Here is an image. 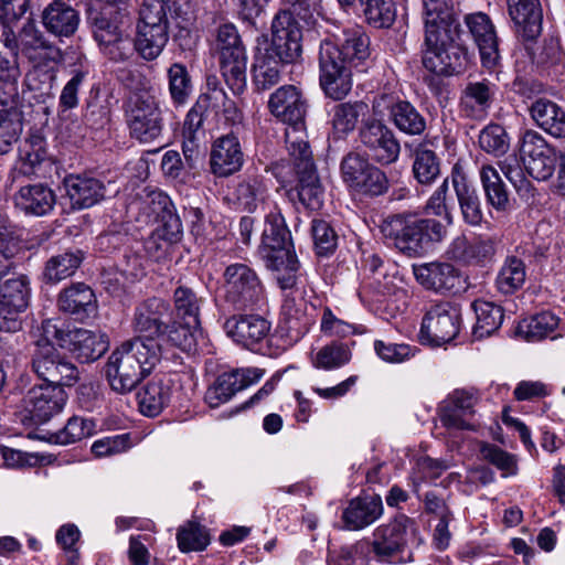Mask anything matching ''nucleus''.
<instances>
[{
    "instance_id": "1",
    "label": "nucleus",
    "mask_w": 565,
    "mask_h": 565,
    "mask_svg": "<svg viewBox=\"0 0 565 565\" xmlns=\"http://www.w3.org/2000/svg\"><path fill=\"white\" fill-rule=\"evenodd\" d=\"M161 360L159 343L134 337L124 341L108 356L105 376L113 391L130 393Z\"/></svg>"
},
{
    "instance_id": "2",
    "label": "nucleus",
    "mask_w": 565,
    "mask_h": 565,
    "mask_svg": "<svg viewBox=\"0 0 565 565\" xmlns=\"http://www.w3.org/2000/svg\"><path fill=\"white\" fill-rule=\"evenodd\" d=\"M381 232L402 253L418 256L430 242H440L446 236V226L435 218L396 214L383 221Z\"/></svg>"
},
{
    "instance_id": "3",
    "label": "nucleus",
    "mask_w": 565,
    "mask_h": 565,
    "mask_svg": "<svg viewBox=\"0 0 565 565\" xmlns=\"http://www.w3.org/2000/svg\"><path fill=\"white\" fill-rule=\"evenodd\" d=\"M456 30L425 33L424 66L437 74L451 76L466 71L469 64L467 50L455 43Z\"/></svg>"
},
{
    "instance_id": "4",
    "label": "nucleus",
    "mask_w": 565,
    "mask_h": 565,
    "mask_svg": "<svg viewBox=\"0 0 565 565\" xmlns=\"http://www.w3.org/2000/svg\"><path fill=\"white\" fill-rule=\"evenodd\" d=\"M43 335L54 339L81 363L98 360L109 348L108 337L98 330L84 328L62 329L53 320L42 323Z\"/></svg>"
},
{
    "instance_id": "5",
    "label": "nucleus",
    "mask_w": 565,
    "mask_h": 565,
    "mask_svg": "<svg viewBox=\"0 0 565 565\" xmlns=\"http://www.w3.org/2000/svg\"><path fill=\"white\" fill-rule=\"evenodd\" d=\"M290 140L300 148L296 151H289L297 175V183L287 191V195L291 202L298 201L305 209L318 211L324 202V189L317 174L309 145L301 140Z\"/></svg>"
},
{
    "instance_id": "6",
    "label": "nucleus",
    "mask_w": 565,
    "mask_h": 565,
    "mask_svg": "<svg viewBox=\"0 0 565 565\" xmlns=\"http://www.w3.org/2000/svg\"><path fill=\"white\" fill-rule=\"evenodd\" d=\"M216 43L222 75L230 89L239 95L246 88L247 54L236 26L232 23L220 25Z\"/></svg>"
},
{
    "instance_id": "7",
    "label": "nucleus",
    "mask_w": 565,
    "mask_h": 565,
    "mask_svg": "<svg viewBox=\"0 0 565 565\" xmlns=\"http://www.w3.org/2000/svg\"><path fill=\"white\" fill-rule=\"evenodd\" d=\"M268 107L275 117L288 125L285 131L288 151L299 150L300 147L291 142L290 139L307 142L305 132L306 103L301 93L294 85L281 86L270 95Z\"/></svg>"
},
{
    "instance_id": "8",
    "label": "nucleus",
    "mask_w": 565,
    "mask_h": 565,
    "mask_svg": "<svg viewBox=\"0 0 565 565\" xmlns=\"http://www.w3.org/2000/svg\"><path fill=\"white\" fill-rule=\"evenodd\" d=\"M225 300L235 310L254 309L264 301L265 289L256 271L246 264L235 263L224 271Z\"/></svg>"
},
{
    "instance_id": "9",
    "label": "nucleus",
    "mask_w": 565,
    "mask_h": 565,
    "mask_svg": "<svg viewBox=\"0 0 565 565\" xmlns=\"http://www.w3.org/2000/svg\"><path fill=\"white\" fill-rule=\"evenodd\" d=\"M126 120L131 137L140 142H153L161 137L162 114L157 99L149 93H136L129 97Z\"/></svg>"
},
{
    "instance_id": "10",
    "label": "nucleus",
    "mask_w": 565,
    "mask_h": 565,
    "mask_svg": "<svg viewBox=\"0 0 565 565\" xmlns=\"http://www.w3.org/2000/svg\"><path fill=\"white\" fill-rule=\"evenodd\" d=\"M51 340L44 337V340L38 341L32 356V369L46 385L71 387L78 382L79 371L75 364L60 354Z\"/></svg>"
},
{
    "instance_id": "11",
    "label": "nucleus",
    "mask_w": 565,
    "mask_h": 565,
    "mask_svg": "<svg viewBox=\"0 0 565 565\" xmlns=\"http://www.w3.org/2000/svg\"><path fill=\"white\" fill-rule=\"evenodd\" d=\"M420 542L415 522L406 515H399L375 529L372 547L381 561L394 562L393 557L404 547L419 545Z\"/></svg>"
},
{
    "instance_id": "12",
    "label": "nucleus",
    "mask_w": 565,
    "mask_h": 565,
    "mask_svg": "<svg viewBox=\"0 0 565 565\" xmlns=\"http://www.w3.org/2000/svg\"><path fill=\"white\" fill-rule=\"evenodd\" d=\"M339 47L329 39L321 41L319 51L320 84L327 96L340 100L352 88V66L337 60Z\"/></svg>"
},
{
    "instance_id": "13",
    "label": "nucleus",
    "mask_w": 565,
    "mask_h": 565,
    "mask_svg": "<svg viewBox=\"0 0 565 565\" xmlns=\"http://www.w3.org/2000/svg\"><path fill=\"white\" fill-rule=\"evenodd\" d=\"M460 312L450 302L433 303L427 309L420 327V340L434 347L452 341L459 332Z\"/></svg>"
},
{
    "instance_id": "14",
    "label": "nucleus",
    "mask_w": 565,
    "mask_h": 565,
    "mask_svg": "<svg viewBox=\"0 0 565 565\" xmlns=\"http://www.w3.org/2000/svg\"><path fill=\"white\" fill-rule=\"evenodd\" d=\"M520 158L527 173L537 181H547L556 170L557 154L545 138L526 130L520 139Z\"/></svg>"
},
{
    "instance_id": "15",
    "label": "nucleus",
    "mask_w": 565,
    "mask_h": 565,
    "mask_svg": "<svg viewBox=\"0 0 565 565\" xmlns=\"http://www.w3.org/2000/svg\"><path fill=\"white\" fill-rule=\"evenodd\" d=\"M301 29L292 14L279 12L271 23V41L262 49L285 64L295 62L301 55Z\"/></svg>"
},
{
    "instance_id": "16",
    "label": "nucleus",
    "mask_w": 565,
    "mask_h": 565,
    "mask_svg": "<svg viewBox=\"0 0 565 565\" xmlns=\"http://www.w3.org/2000/svg\"><path fill=\"white\" fill-rule=\"evenodd\" d=\"M30 295V281L23 275L9 278L0 285V331L20 330L19 316L28 308Z\"/></svg>"
},
{
    "instance_id": "17",
    "label": "nucleus",
    "mask_w": 565,
    "mask_h": 565,
    "mask_svg": "<svg viewBox=\"0 0 565 565\" xmlns=\"http://www.w3.org/2000/svg\"><path fill=\"white\" fill-rule=\"evenodd\" d=\"M290 232L279 211H271L266 215L265 227L262 235L259 253L265 260L275 262L276 266L284 262L295 266V254L289 248Z\"/></svg>"
},
{
    "instance_id": "18",
    "label": "nucleus",
    "mask_w": 565,
    "mask_h": 565,
    "mask_svg": "<svg viewBox=\"0 0 565 565\" xmlns=\"http://www.w3.org/2000/svg\"><path fill=\"white\" fill-rule=\"evenodd\" d=\"M67 401L64 388L57 385H35L22 399L25 419L33 424H44L62 412Z\"/></svg>"
},
{
    "instance_id": "19",
    "label": "nucleus",
    "mask_w": 565,
    "mask_h": 565,
    "mask_svg": "<svg viewBox=\"0 0 565 565\" xmlns=\"http://www.w3.org/2000/svg\"><path fill=\"white\" fill-rule=\"evenodd\" d=\"M361 143L376 162L390 164L398 159L401 145L394 132L381 120L365 121L360 129Z\"/></svg>"
},
{
    "instance_id": "20",
    "label": "nucleus",
    "mask_w": 565,
    "mask_h": 565,
    "mask_svg": "<svg viewBox=\"0 0 565 565\" xmlns=\"http://www.w3.org/2000/svg\"><path fill=\"white\" fill-rule=\"evenodd\" d=\"M169 305L160 298L153 297L140 302L134 311L131 328L136 337L145 341L159 343L163 340L168 324L163 318L168 316Z\"/></svg>"
},
{
    "instance_id": "21",
    "label": "nucleus",
    "mask_w": 565,
    "mask_h": 565,
    "mask_svg": "<svg viewBox=\"0 0 565 565\" xmlns=\"http://www.w3.org/2000/svg\"><path fill=\"white\" fill-rule=\"evenodd\" d=\"M265 374L259 367H243L221 374L205 393V402L215 408L227 403L237 392L257 383Z\"/></svg>"
},
{
    "instance_id": "22",
    "label": "nucleus",
    "mask_w": 565,
    "mask_h": 565,
    "mask_svg": "<svg viewBox=\"0 0 565 565\" xmlns=\"http://www.w3.org/2000/svg\"><path fill=\"white\" fill-rule=\"evenodd\" d=\"M480 401L477 388H457L447 398L440 415L441 424L449 429L475 430L477 425L471 422L475 406Z\"/></svg>"
},
{
    "instance_id": "23",
    "label": "nucleus",
    "mask_w": 565,
    "mask_h": 565,
    "mask_svg": "<svg viewBox=\"0 0 565 565\" xmlns=\"http://www.w3.org/2000/svg\"><path fill=\"white\" fill-rule=\"evenodd\" d=\"M93 33L100 51L109 60L120 62L131 55V41L116 21L104 15L94 18Z\"/></svg>"
},
{
    "instance_id": "24",
    "label": "nucleus",
    "mask_w": 565,
    "mask_h": 565,
    "mask_svg": "<svg viewBox=\"0 0 565 565\" xmlns=\"http://www.w3.org/2000/svg\"><path fill=\"white\" fill-rule=\"evenodd\" d=\"M466 24L479 47L481 63L489 72H494L500 63L498 39L490 18L482 12L468 14Z\"/></svg>"
},
{
    "instance_id": "25",
    "label": "nucleus",
    "mask_w": 565,
    "mask_h": 565,
    "mask_svg": "<svg viewBox=\"0 0 565 565\" xmlns=\"http://www.w3.org/2000/svg\"><path fill=\"white\" fill-rule=\"evenodd\" d=\"M413 273L418 284L426 289L458 292L465 288L460 271L449 263L414 265Z\"/></svg>"
},
{
    "instance_id": "26",
    "label": "nucleus",
    "mask_w": 565,
    "mask_h": 565,
    "mask_svg": "<svg viewBox=\"0 0 565 565\" xmlns=\"http://www.w3.org/2000/svg\"><path fill=\"white\" fill-rule=\"evenodd\" d=\"M328 39L339 47L337 60L352 67H358L370 56V39L360 25L337 28Z\"/></svg>"
},
{
    "instance_id": "27",
    "label": "nucleus",
    "mask_w": 565,
    "mask_h": 565,
    "mask_svg": "<svg viewBox=\"0 0 565 565\" xmlns=\"http://www.w3.org/2000/svg\"><path fill=\"white\" fill-rule=\"evenodd\" d=\"M226 334L243 347L257 351V345L267 339L270 323L259 316L232 317L224 323Z\"/></svg>"
},
{
    "instance_id": "28",
    "label": "nucleus",
    "mask_w": 565,
    "mask_h": 565,
    "mask_svg": "<svg viewBox=\"0 0 565 565\" xmlns=\"http://www.w3.org/2000/svg\"><path fill=\"white\" fill-rule=\"evenodd\" d=\"M243 162V151L235 135H224L214 141L210 154L213 174L220 178L228 177L241 170Z\"/></svg>"
},
{
    "instance_id": "29",
    "label": "nucleus",
    "mask_w": 565,
    "mask_h": 565,
    "mask_svg": "<svg viewBox=\"0 0 565 565\" xmlns=\"http://www.w3.org/2000/svg\"><path fill=\"white\" fill-rule=\"evenodd\" d=\"M57 307L60 311L74 316L76 320L85 321L96 316L97 300L89 286L76 282L60 292Z\"/></svg>"
},
{
    "instance_id": "30",
    "label": "nucleus",
    "mask_w": 565,
    "mask_h": 565,
    "mask_svg": "<svg viewBox=\"0 0 565 565\" xmlns=\"http://www.w3.org/2000/svg\"><path fill=\"white\" fill-rule=\"evenodd\" d=\"M170 199L161 191L142 189L132 195L126 206L131 220L148 224L166 210L170 209Z\"/></svg>"
},
{
    "instance_id": "31",
    "label": "nucleus",
    "mask_w": 565,
    "mask_h": 565,
    "mask_svg": "<svg viewBox=\"0 0 565 565\" xmlns=\"http://www.w3.org/2000/svg\"><path fill=\"white\" fill-rule=\"evenodd\" d=\"M497 86L488 79L469 82L460 97L461 113L472 119H483L490 109Z\"/></svg>"
},
{
    "instance_id": "32",
    "label": "nucleus",
    "mask_w": 565,
    "mask_h": 565,
    "mask_svg": "<svg viewBox=\"0 0 565 565\" xmlns=\"http://www.w3.org/2000/svg\"><path fill=\"white\" fill-rule=\"evenodd\" d=\"M66 194L72 205L77 209H87L106 196V186L97 178L89 175H68L64 181Z\"/></svg>"
},
{
    "instance_id": "33",
    "label": "nucleus",
    "mask_w": 565,
    "mask_h": 565,
    "mask_svg": "<svg viewBox=\"0 0 565 565\" xmlns=\"http://www.w3.org/2000/svg\"><path fill=\"white\" fill-rule=\"evenodd\" d=\"M508 13L526 40H533L542 31L543 12L540 0H507Z\"/></svg>"
},
{
    "instance_id": "34",
    "label": "nucleus",
    "mask_w": 565,
    "mask_h": 565,
    "mask_svg": "<svg viewBox=\"0 0 565 565\" xmlns=\"http://www.w3.org/2000/svg\"><path fill=\"white\" fill-rule=\"evenodd\" d=\"M18 43L22 54L29 61H41V58H46L50 62L62 61L61 50L47 42L33 22L29 21L23 25Z\"/></svg>"
},
{
    "instance_id": "35",
    "label": "nucleus",
    "mask_w": 565,
    "mask_h": 565,
    "mask_svg": "<svg viewBox=\"0 0 565 565\" xmlns=\"http://www.w3.org/2000/svg\"><path fill=\"white\" fill-rule=\"evenodd\" d=\"M15 207L28 215L43 216L53 210L55 194L42 183L21 186L14 195Z\"/></svg>"
},
{
    "instance_id": "36",
    "label": "nucleus",
    "mask_w": 565,
    "mask_h": 565,
    "mask_svg": "<svg viewBox=\"0 0 565 565\" xmlns=\"http://www.w3.org/2000/svg\"><path fill=\"white\" fill-rule=\"evenodd\" d=\"M43 25L57 36H71L79 24V15L65 0H53L43 11Z\"/></svg>"
},
{
    "instance_id": "37",
    "label": "nucleus",
    "mask_w": 565,
    "mask_h": 565,
    "mask_svg": "<svg viewBox=\"0 0 565 565\" xmlns=\"http://www.w3.org/2000/svg\"><path fill=\"white\" fill-rule=\"evenodd\" d=\"M383 513L380 497H359L344 509L342 520L348 530H361L375 522Z\"/></svg>"
},
{
    "instance_id": "38",
    "label": "nucleus",
    "mask_w": 565,
    "mask_h": 565,
    "mask_svg": "<svg viewBox=\"0 0 565 565\" xmlns=\"http://www.w3.org/2000/svg\"><path fill=\"white\" fill-rule=\"evenodd\" d=\"M307 309V302L302 298L285 296L279 323L291 338L298 339L305 335L313 324V319L308 315Z\"/></svg>"
},
{
    "instance_id": "39",
    "label": "nucleus",
    "mask_w": 565,
    "mask_h": 565,
    "mask_svg": "<svg viewBox=\"0 0 565 565\" xmlns=\"http://www.w3.org/2000/svg\"><path fill=\"white\" fill-rule=\"evenodd\" d=\"M153 222L158 223L151 237L146 243L149 253L153 249L166 253L169 246L180 238L182 223L170 202V209H166Z\"/></svg>"
},
{
    "instance_id": "40",
    "label": "nucleus",
    "mask_w": 565,
    "mask_h": 565,
    "mask_svg": "<svg viewBox=\"0 0 565 565\" xmlns=\"http://www.w3.org/2000/svg\"><path fill=\"white\" fill-rule=\"evenodd\" d=\"M536 125L554 138H565V110L548 99H537L531 106Z\"/></svg>"
},
{
    "instance_id": "41",
    "label": "nucleus",
    "mask_w": 565,
    "mask_h": 565,
    "mask_svg": "<svg viewBox=\"0 0 565 565\" xmlns=\"http://www.w3.org/2000/svg\"><path fill=\"white\" fill-rule=\"evenodd\" d=\"M369 110V106L363 102L340 103L329 110V122L332 128V135L335 138H343L352 132L360 117H363Z\"/></svg>"
},
{
    "instance_id": "42",
    "label": "nucleus",
    "mask_w": 565,
    "mask_h": 565,
    "mask_svg": "<svg viewBox=\"0 0 565 565\" xmlns=\"http://www.w3.org/2000/svg\"><path fill=\"white\" fill-rule=\"evenodd\" d=\"M425 33L457 30L451 0H422Z\"/></svg>"
},
{
    "instance_id": "43",
    "label": "nucleus",
    "mask_w": 565,
    "mask_h": 565,
    "mask_svg": "<svg viewBox=\"0 0 565 565\" xmlns=\"http://www.w3.org/2000/svg\"><path fill=\"white\" fill-rule=\"evenodd\" d=\"M205 105L198 102L186 114L183 124L182 149L185 158L193 159L200 151L205 138L203 129Z\"/></svg>"
},
{
    "instance_id": "44",
    "label": "nucleus",
    "mask_w": 565,
    "mask_h": 565,
    "mask_svg": "<svg viewBox=\"0 0 565 565\" xmlns=\"http://www.w3.org/2000/svg\"><path fill=\"white\" fill-rule=\"evenodd\" d=\"M171 396V387L161 379L148 382L137 394L140 412L149 417L159 415Z\"/></svg>"
},
{
    "instance_id": "45",
    "label": "nucleus",
    "mask_w": 565,
    "mask_h": 565,
    "mask_svg": "<svg viewBox=\"0 0 565 565\" xmlns=\"http://www.w3.org/2000/svg\"><path fill=\"white\" fill-rule=\"evenodd\" d=\"M284 64V62L258 47L252 70L253 84L256 89L267 90L278 84L280 81V68Z\"/></svg>"
},
{
    "instance_id": "46",
    "label": "nucleus",
    "mask_w": 565,
    "mask_h": 565,
    "mask_svg": "<svg viewBox=\"0 0 565 565\" xmlns=\"http://www.w3.org/2000/svg\"><path fill=\"white\" fill-rule=\"evenodd\" d=\"M268 195L266 179L258 174H248L238 182L235 196L237 203L246 211L254 212L265 203Z\"/></svg>"
},
{
    "instance_id": "47",
    "label": "nucleus",
    "mask_w": 565,
    "mask_h": 565,
    "mask_svg": "<svg viewBox=\"0 0 565 565\" xmlns=\"http://www.w3.org/2000/svg\"><path fill=\"white\" fill-rule=\"evenodd\" d=\"M393 125L403 134L419 136L426 130V119L409 102L393 104L390 109Z\"/></svg>"
},
{
    "instance_id": "48",
    "label": "nucleus",
    "mask_w": 565,
    "mask_h": 565,
    "mask_svg": "<svg viewBox=\"0 0 565 565\" xmlns=\"http://www.w3.org/2000/svg\"><path fill=\"white\" fill-rule=\"evenodd\" d=\"M169 41V29L137 26L136 51L147 61L156 60Z\"/></svg>"
},
{
    "instance_id": "49",
    "label": "nucleus",
    "mask_w": 565,
    "mask_h": 565,
    "mask_svg": "<svg viewBox=\"0 0 565 565\" xmlns=\"http://www.w3.org/2000/svg\"><path fill=\"white\" fill-rule=\"evenodd\" d=\"M487 202L497 211H505L509 206V194L498 170L483 164L479 171Z\"/></svg>"
},
{
    "instance_id": "50",
    "label": "nucleus",
    "mask_w": 565,
    "mask_h": 565,
    "mask_svg": "<svg viewBox=\"0 0 565 565\" xmlns=\"http://www.w3.org/2000/svg\"><path fill=\"white\" fill-rule=\"evenodd\" d=\"M477 322L473 328V335L477 339L491 335L503 322V309L490 301L478 299L472 305Z\"/></svg>"
},
{
    "instance_id": "51",
    "label": "nucleus",
    "mask_w": 565,
    "mask_h": 565,
    "mask_svg": "<svg viewBox=\"0 0 565 565\" xmlns=\"http://www.w3.org/2000/svg\"><path fill=\"white\" fill-rule=\"evenodd\" d=\"M452 184L465 222L473 226L479 225L482 221V211L476 190L467 184L462 175L454 177Z\"/></svg>"
},
{
    "instance_id": "52",
    "label": "nucleus",
    "mask_w": 565,
    "mask_h": 565,
    "mask_svg": "<svg viewBox=\"0 0 565 565\" xmlns=\"http://www.w3.org/2000/svg\"><path fill=\"white\" fill-rule=\"evenodd\" d=\"M46 157L44 140L41 137H32L24 141L20 148V157L14 166V177H31L36 173L38 167Z\"/></svg>"
},
{
    "instance_id": "53",
    "label": "nucleus",
    "mask_w": 565,
    "mask_h": 565,
    "mask_svg": "<svg viewBox=\"0 0 565 565\" xmlns=\"http://www.w3.org/2000/svg\"><path fill=\"white\" fill-rule=\"evenodd\" d=\"M558 318L550 312L543 311L519 322L516 331L526 341H539L551 334L558 326Z\"/></svg>"
},
{
    "instance_id": "54",
    "label": "nucleus",
    "mask_w": 565,
    "mask_h": 565,
    "mask_svg": "<svg viewBox=\"0 0 565 565\" xmlns=\"http://www.w3.org/2000/svg\"><path fill=\"white\" fill-rule=\"evenodd\" d=\"M525 277L523 260L514 256L508 257L497 276V288L503 295H511L523 286Z\"/></svg>"
},
{
    "instance_id": "55",
    "label": "nucleus",
    "mask_w": 565,
    "mask_h": 565,
    "mask_svg": "<svg viewBox=\"0 0 565 565\" xmlns=\"http://www.w3.org/2000/svg\"><path fill=\"white\" fill-rule=\"evenodd\" d=\"M173 302L177 316L192 326L200 324V310L203 298L189 286H179L173 294Z\"/></svg>"
},
{
    "instance_id": "56",
    "label": "nucleus",
    "mask_w": 565,
    "mask_h": 565,
    "mask_svg": "<svg viewBox=\"0 0 565 565\" xmlns=\"http://www.w3.org/2000/svg\"><path fill=\"white\" fill-rule=\"evenodd\" d=\"M83 255L77 252H65L51 257L44 269L45 278L51 282H58L72 276L81 265Z\"/></svg>"
},
{
    "instance_id": "57",
    "label": "nucleus",
    "mask_w": 565,
    "mask_h": 565,
    "mask_svg": "<svg viewBox=\"0 0 565 565\" xmlns=\"http://www.w3.org/2000/svg\"><path fill=\"white\" fill-rule=\"evenodd\" d=\"M32 68L25 74L24 86L32 92H43L52 87L56 77L57 65L61 62H50L46 58L30 61Z\"/></svg>"
},
{
    "instance_id": "58",
    "label": "nucleus",
    "mask_w": 565,
    "mask_h": 565,
    "mask_svg": "<svg viewBox=\"0 0 565 565\" xmlns=\"http://www.w3.org/2000/svg\"><path fill=\"white\" fill-rule=\"evenodd\" d=\"M23 130V113L0 111V154L10 152Z\"/></svg>"
},
{
    "instance_id": "59",
    "label": "nucleus",
    "mask_w": 565,
    "mask_h": 565,
    "mask_svg": "<svg viewBox=\"0 0 565 565\" xmlns=\"http://www.w3.org/2000/svg\"><path fill=\"white\" fill-rule=\"evenodd\" d=\"M177 541L181 552H198L207 547L210 534L205 526L196 522H188L178 530Z\"/></svg>"
},
{
    "instance_id": "60",
    "label": "nucleus",
    "mask_w": 565,
    "mask_h": 565,
    "mask_svg": "<svg viewBox=\"0 0 565 565\" xmlns=\"http://www.w3.org/2000/svg\"><path fill=\"white\" fill-rule=\"evenodd\" d=\"M169 10L170 6L167 0H143L137 26L169 29Z\"/></svg>"
},
{
    "instance_id": "61",
    "label": "nucleus",
    "mask_w": 565,
    "mask_h": 565,
    "mask_svg": "<svg viewBox=\"0 0 565 565\" xmlns=\"http://www.w3.org/2000/svg\"><path fill=\"white\" fill-rule=\"evenodd\" d=\"M94 431L95 424L92 419L73 416L61 430L54 434L53 438L56 444L70 445L92 436Z\"/></svg>"
},
{
    "instance_id": "62",
    "label": "nucleus",
    "mask_w": 565,
    "mask_h": 565,
    "mask_svg": "<svg viewBox=\"0 0 565 565\" xmlns=\"http://www.w3.org/2000/svg\"><path fill=\"white\" fill-rule=\"evenodd\" d=\"M169 92L175 104H184L192 93V82L186 67L173 63L168 70Z\"/></svg>"
},
{
    "instance_id": "63",
    "label": "nucleus",
    "mask_w": 565,
    "mask_h": 565,
    "mask_svg": "<svg viewBox=\"0 0 565 565\" xmlns=\"http://www.w3.org/2000/svg\"><path fill=\"white\" fill-rule=\"evenodd\" d=\"M350 360L351 353L343 344L332 343L322 347L312 356L311 362L316 369L329 371L345 365Z\"/></svg>"
},
{
    "instance_id": "64",
    "label": "nucleus",
    "mask_w": 565,
    "mask_h": 565,
    "mask_svg": "<svg viewBox=\"0 0 565 565\" xmlns=\"http://www.w3.org/2000/svg\"><path fill=\"white\" fill-rule=\"evenodd\" d=\"M479 146L488 153L501 156L508 151L510 140L501 125L490 124L480 131Z\"/></svg>"
}]
</instances>
